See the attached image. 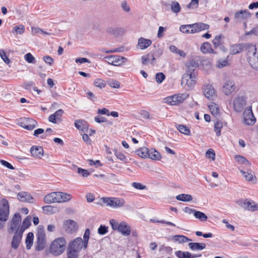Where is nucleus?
<instances>
[{
  "label": "nucleus",
  "mask_w": 258,
  "mask_h": 258,
  "mask_svg": "<svg viewBox=\"0 0 258 258\" xmlns=\"http://www.w3.org/2000/svg\"><path fill=\"white\" fill-rule=\"evenodd\" d=\"M64 230L68 233H73L77 229V223L72 220H68L64 222L63 226Z\"/></svg>",
  "instance_id": "nucleus-20"
},
{
  "label": "nucleus",
  "mask_w": 258,
  "mask_h": 258,
  "mask_svg": "<svg viewBox=\"0 0 258 258\" xmlns=\"http://www.w3.org/2000/svg\"><path fill=\"white\" fill-rule=\"evenodd\" d=\"M66 243L65 239L63 237L56 238L50 245V252L55 256L60 255L65 250Z\"/></svg>",
  "instance_id": "nucleus-4"
},
{
  "label": "nucleus",
  "mask_w": 258,
  "mask_h": 258,
  "mask_svg": "<svg viewBox=\"0 0 258 258\" xmlns=\"http://www.w3.org/2000/svg\"><path fill=\"white\" fill-rule=\"evenodd\" d=\"M34 234L32 232H29L26 238V244L27 249H30L33 245Z\"/></svg>",
  "instance_id": "nucleus-35"
},
{
  "label": "nucleus",
  "mask_w": 258,
  "mask_h": 258,
  "mask_svg": "<svg viewBox=\"0 0 258 258\" xmlns=\"http://www.w3.org/2000/svg\"><path fill=\"white\" fill-rule=\"evenodd\" d=\"M247 60L250 66L255 70H258V50L255 45L248 43L246 45Z\"/></svg>",
  "instance_id": "nucleus-2"
},
{
  "label": "nucleus",
  "mask_w": 258,
  "mask_h": 258,
  "mask_svg": "<svg viewBox=\"0 0 258 258\" xmlns=\"http://www.w3.org/2000/svg\"><path fill=\"white\" fill-rule=\"evenodd\" d=\"M110 224L114 230H117L123 235L128 236L131 234V227L124 221L118 223L114 219H111Z\"/></svg>",
  "instance_id": "nucleus-6"
},
{
  "label": "nucleus",
  "mask_w": 258,
  "mask_h": 258,
  "mask_svg": "<svg viewBox=\"0 0 258 258\" xmlns=\"http://www.w3.org/2000/svg\"><path fill=\"white\" fill-rule=\"evenodd\" d=\"M244 122L248 125H252L256 121V118L254 116L252 111L251 106H247L243 113Z\"/></svg>",
  "instance_id": "nucleus-12"
},
{
  "label": "nucleus",
  "mask_w": 258,
  "mask_h": 258,
  "mask_svg": "<svg viewBox=\"0 0 258 258\" xmlns=\"http://www.w3.org/2000/svg\"><path fill=\"white\" fill-rule=\"evenodd\" d=\"M209 25L203 23H196L189 25H181L179 30L183 33H196L200 31L209 29Z\"/></svg>",
  "instance_id": "nucleus-3"
},
{
  "label": "nucleus",
  "mask_w": 258,
  "mask_h": 258,
  "mask_svg": "<svg viewBox=\"0 0 258 258\" xmlns=\"http://www.w3.org/2000/svg\"><path fill=\"white\" fill-rule=\"evenodd\" d=\"M238 205L242 208L251 212L258 211V204H256L254 201L249 199H244L240 200Z\"/></svg>",
  "instance_id": "nucleus-11"
},
{
  "label": "nucleus",
  "mask_w": 258,
  "mask_h": 258,
  "mask_svg": "<svg viewBox=\"0 0 258 258\" xmlns=\"http://www.w3.org/2000/svg\"><path fill=\"white\" fill-rule=\"evenodd\" d=\"M19 124L28 130H32L36 125V121L30 118H21L19 122Z\"/></svg>",
  "instance_id": "nucleus-16"
},
{
  "label": "nucleus",
  "mask_w": 258,
  "mask_h": 258,
  "mask_svg": "<svg viewBox=\"0 0 258 258\" xmlns=\"http://www.w3.org/2000/svg\"><path fill=\"white\" fill-rule=\"evenodd\" d=\"M58 203H63L70 201L72 196L69 194L63 192H58Z\"/></svg>",
  "instance_id": "nucleus-33"
},
{
  "label": "nucleus",
  "mask_w": 258,
  "mask_h": 258,
  "mask_svg": "<svg viewBox=\"0 0 258 258\" xmlns=\"http://www.w3.org/2000/svg\"><path fill=\"white\" fill-rule=\"evenodd\" d=\"M90 235V230L89 229H86L84 235V240H82V245L84 248H86L88 245V241Z\"/></svg>",
  "instance_id": "nucleus-46"
},
{
  "label": "nucleus",
  "mask_w": 258,
  "mask_h": 258,
  "mask_svg": "<svg viewBox=\"0 0 258 258\" xmlns=\"http://www.w3.org/2000/svg\"><path fill=\"white\" fill-rule=\"evenodd\" d=\"M77 172L83 177H87L90 174L88 170L79 167L77 169Z\"/></svg>",
  "instance_id": "nucleus-55"
},
{
  "label": "nucleus",
  "mask_w": 258,
  "mask_h": 258,
  "mask_svg": "<svg viewBox=\"0 0 258 258\" xmlns=\"http://www.w3.org/2000/svg\"><path fill=\"white\" fill-rule=\"evenodd\" d=\"M208 107L212 114L216 117L219 116L220 113V108L219 105L215 103L212 102L208 105Z\"/></svg>",
  "instance_id": "nucleus-28"
},
{
  "label": "nucleus",
  "mask_w": 258,
  "mask_h": 258,
  "mask_svg": "<svg viewBox=\"0 0 258 258\" xmlns=\"http://www.w3.org/2000/svg\"><path fill=\"white\" fill-rule=\"evenodd\" d=\"M107 229L108 227L105 225H101L98 229V232L100 235H104L108 232Z\"/></svg>",
  "instance_id": "nucleus-57"
},
{
  "label": "nucleus",
  "mask_w": 258,
  "mask_h": 258,
  "mask_svg": "<svg viewBox=\"0 0 258 258\" xmlns=\"http://www.w3.org/2000/svg\"><path fill=\"white\" fill-rule=\"evenodd\" d=\"M24 58L27 62L30 63H35L36 62L35 57L30 53H27L24 55Z\"/></svg>",
  "instance_id": "nucleus-49"
},
{
  "label": "nucleus",
  "mask_w": 258,
  "mask_h": 258,
  "mask_svg": "<svg viewBox=\"0 0 258 258\" xmlns=\"http://www.w3.org/2000/svg\"><path fill=\"white\" fill-rule=\"evenodd\" d=\"M10 213V207L8 201L3 199L0 204V229L4 226L3 222L7 221Z\"/></svg>",
  "instance_id": "nucleus-7"
},
{
  "label": "nucleus",
  "mask_w": 258,
  "mask_h": 258,
  "mask_svg": "<svg viewBox=\"0 0 258 258\" xmlns=\"http://www.w3.org/2000/svg\"><path fill=\"white\" fill-rule=\"evenodd\" d=\"M206 156L208 158L214 160L215 156L214 151L212 149H209L206 152Z\"/></svg>",
  "instance_id": "nucleus-59"
},
{
  "label": "nucleus",
  "mask_w": 258,
  "mask_h": 258,
  "mask_svg": "<svg viewBox=\"0 0 258 258\" xmlns=\"http://www.w3.org/2000/svg\"><path fill=\"white\" fill-rule=\"evenodd\" d=\"M21 222V217L19 213H15L11 222V230L13 232H19V228Z\"/></svg>",
  "instance_id": "nucleus-18"
},
{
  "label": "nucleus",
  "mask_w": 258,
  "mask_h": 258,
  "mask_svg": "<svg viewBox=\"0 0 258 258\" xmlns=\"http://www.w3.org/2000/svg\"><path fill=\"white\" fill-rule=\"evenodd\" d=\"M37 240L35 245V249L38 251L43 250L46 245V235L43 229H40L36 234Z\"/></svg>",
  "instance_id": "nucleus-10"
},
{
  "label": "nucleus",
  "mask_w": 258,
  "mask_h": 258,
  "mask_svg": "<svg viewBox=\"0 0 258 258\" xmlns=\"http://www.w3.org/2000/svg\"><path fill=\"white\" fill-rule=\"evenodd\" d=\"M198 3L199 0H191V2L188 5L187 7L189 8H197L198 6Z\"/></svg>",
  "instance_id": "nucleus-64"
},
{
  "label": "nucleus",
  "mask_w": 258,
  "mask_h": 258,
  "mask_svg": "<svg viewBox=\"0 0 258 258\" xmlns=\"http://www.w3.org/2000/svg\"><path fill=\"white\" fill-rule=\"evenodd\" d=\"M175 255L178 258H192V254L188 251H177Z\"/></svg>",
  "instance_id": "nucleus-40"
},
{
  "label": "nucleus",
  "mask_w": 258,
  "mask_h": 258,
  "mask_svg": "<svg viewBox=\"0 0 258 258\" xmlns=\"http://www.w3.org/2000/svg\"><path fill=\"white\" fill-rule=\"evenodd\" d=\"M176 199L182 202H189L192 200V197L190 195L182 194L177 195Z\"/></svg>",
  "instance_id": "nucleus-38"
},
{
  "label": "nucleus",
  "mask_w": 258,
  "mask_h": 258,
  "mask_svg": "<svg viewBox=\"0 0 258 258\" xmlns=\"http://www.w3.org/2000/svg\"><path fill=\"white\" fill-rule=\"evenodd\" d=\"M188 246L192 250H202L206 247V245L204 243L190 242L188 243Z\"/></svg>",
  "instance_id": "nucleus-30"
},
{
  "label": "nucleus",
  "mask_w": 258,
  "mask_h": 258,
  "mask_svg": "<svg viewBox=\"0 0 258 258\" xmlns=\"http://www.w3.org/2000/svg\"><path fill=\"white\" fill-rule=\"evenodd\" d=\"M94 84L96 87L100 89L104 88L106 85L105 82L100 79H96L94 82Z\"/></svg>",
  "instance_id": "nucleus-50"
},
{
  "label": "nucleus",
  "mask_w": 258,
  "mask_h": 258,
  "mask_svg": "<svg viewBox=\"0 0 258 258\" xmlns=\"http://www.w3.org/2000/svg\"><path fill=\"white\" fill-rule=\"evenodd\" d=\"M251 17V14L247 10H240L236 12L234 14V19L237 22H240L243 20L249 19Z\"/></svg>",
  "instance_id": "nucleus-19"
},
{
  "label": "nucleus",
  "mask_w": 258,
  "mask_h": 258,
  "mask_svg": "<svg viewBox=\"0 0 258 258\" xmlns=\"http://www.w3.org/2000/svg\"><path fill=\"white\" fill-rule=\"evenodd\" d=\"M63 113V111L62 109H58L53 114H51L48 118V120L50 122L52 123H56L57 120H60V117Z\"/></svg>",
  "instance_id": "nucleus-26"
},
{
  "label": "nucleus",
  "mask_w": 258,
  "mask_h": 258,
  "mask_svg": "<svg viewBox=\"0 0 258 258\" xmlns=\"http://www.w3.org/2000/svg\"><path fill=\"white\" fill-rule=\"evenodd\" d=\"M223 127V123L221 121L218 120L214 123V131L216 133L217 136L221 135V131Z\"/></svg>",
  "instance_id": "nucleus-43"
},
{
  "label": "nucleus",
  "mask_w": 258,
  "mask_h": 258,
  "mask_svg": "<svg viewBox=\"0 0 258 258\" xmlns=\"http://www.w3.org/2000/svg\"><path fill=\"white\" fill-rule=\"evenodd\" d=\"M121 7L122 9L125 12H129L130 11V7L127 5L126 1H123L121 3Z\"/></svg>",
  "instance_id": "nucleus-63"
},
{
  "label": "nucleus",
  "mask_w": 258,
  "mask_h": 258,
  "mask_svg": "<svg viewBox=\"0 0 258 258\" xmlns=\"http://www.w3.org/2000/svg\"><path fill=\"white\" fill-rule=\"evenodd\" d=\"M203 92L205 96L209 99L213 100L216 97V91L211 85H204L203 88Z\"/></svg>",
  "instance_id": "nucleus-17"
},
{
  "label": "nucleus",
  "mask_w": 258,
  "mask_h": 258,
  "mask_svg": "<svg viewBox=\"0 0 258 258\" xmlns=\"http://www.w3.org/2000/svg\"><path fill=\"white\" fill-rule=\"evenodd\" d=\"M43 60L49 66H51L53 63V59L49 56H44L43 57Z\"/></svg>",
  "instance_id": "nucleus-62"
},
{
  "label": "nucleus",
  "mask_w": 258,
  "mask_h": 258,
  "mask_svg": "<svg viewBox=\"0 0 258 258\" xmlns=\"http://www.w3.org/2000/svg\"><path fill=\"white\" fill-rule=\"evenodd\" d=\"M147 158L155 160H160L161 155L159 152L154 149H149Z\"/></svg>",
  "instance_id": "nucleus-29"
},
{
  "label": "nucleus",
  "mask_w": 258,
  "mask_h": 258,
  "mask_svg": "<svg viewBox=\"0 0 258 258\" xmlns=\"http://www.w3.org/2000/svg\"><path fill=\"white\" fill-rule=\"evenodd\" d=\"M55 209V208L51 206H46L43 207V210L44 212L47 214L53 213L54 212V210Z\"/></svg>",
  "instance_id": "nucleus-58"
},
{
  "label": "nucleus",
  "mask_w": 258,
  "mask_h": 258,
  "mask_svg": "<svg viewBox=\"0 0 258 258\" xmlns=\"http://www.w3.org/2000/svg\"><path fill=\"white\" fill-rule=\"evenodd\" d=\"M176 128L181 133L183 134L188 136L190 135V130L185 125H177L176 126Z\"/></svg>",
  "instance_id": "nucleus-42"
},
{
  "label": "nucleus",
  "mask_w": 258,
  "mask_h": 258,
  "mask_svg": "<svg viewBox=\"0 0 258 258\" xmlns=\"http://www.w3.org/2000/svg\"><path fill=\"white\" fill-rule=\"evenodd\" d=\"M75 127L81 131H84L88 128L87 122L82 119H77L75 122Z\"/></svg>",
  "instance_id": "nucleus-31"
},
{
  "label": "nucleus",
  "mask_w": 258,
  "mask_h": 258,
  "mask_svg": "<svg viewBox=\"0 0 258 258\" xmlns=\"http://www.w3.org/2000/svg\"><path fill=\"white\" fill-rule=\"evenodd\" d=\"M165 76L162 73H158L156 75V80L158 83H161L165 79Z\"/></svg>",
  "instance_id": "nucleus-54"
},
{
  "label": "nucleus",
  "mask_w": 258,
  "mask_h": 258,
  "mask_svg": "<svg viewBox=\"0 0 258 258\" xmlns=\"http://www.w3.org/2000/svg\"><path fill=\"white\" fill-rule=\"evenodd\" d=\"M132 186L134 188L140 190L145 189L146 188V186L144 185L142 183L139 182H133L132 183Z\"/></svg>",
  "instance_id": "nucleus-61"
},
{
  "label": "nucleus",
  "mask_w": 258,
  "mask_h": 258,
  "mask_svg": "<svg viewBox=\"0 0 258 258\" xmlns=\"http://www.w3.org/2000/svg\"><path fill=\"white\" fill-rule=\"evenodd\" d=\"M14 30L16 34H22L24 32L25 26L23 25L16 26L14 28Z\"/></svg>",
  "instance_id": "nucleus-52"
},
{
  "label": "nucleus",
  "mask_w": 258,
  "mask_h": 258,
  "mask_svg": "<svg viewBox=\"0 0 258 258\" xmlns=\"http://www.w3.org/2000/svg\"><path fill=\"white\" fill-rule=\"evenodd\" d=\"M170 6L172 12L178 13L180 12V6L178 2L176 1L172 2Z\"/></svg>",
  "instance_id": "nucleus-44"
},
{
  "label": "nucleus",
  "mask_w": 258,
  "mask_h": 258,
  "mask_svg": "<svg viewBox=\"0 0 258 258\" xmlns=\"http://www.w3.org/2000/svg\"><path fill=\"white\" fill-rule=\"evenodd\" d=\"M246 104V98L243 96H238L235 97L233 101V106L236 112H240L243 109Z\"/></svg>",
  "instance_id": "nucleus-14"
},
{
  "label": "nucleus",
  "mask_w": 258,
  "mask_h": 258,
  "mask_svg": "<svg viewBox=\"0 0 258 258\" xmlns=\"http://www.w3.org/2000/svg\"><path fill=\"white\" fill-rule=\"evenodd\" d=\"M194 216L196 218L201 220V221H206L208 219V217L205 215V214H204V213H203L202 212L198 211H196V212L195 213Z\"/></svg>",
  "instance_id": "nucleus-45"
},
{
  "label": "nucleus",
  "mask_w": 258,
  "mask_h": 258,
  "mask_svg": "<svg viewBox=\"0 0 258 258\" xmlns=\"http://www.w3.org/2000/svg\"><path fill=\"white\" fill-rule=\"evenodd\" d=\"M103 202L107 206L113 208H119L124 206L125 201L123 199L118 198H103Z\"/></svg>",
  "instance_id": "nucleus-9"
},
{
  "label": "nucleus",
  "mask_w": 258,
  "mask_h": 258,
  "mask_svg": "<svg viewBox=\"0 0 258 258\" xmlns=\"http://www.w3.org/2000/svg\"><path fill=\"white\" fill-rule=\"evenodd\" d=\"M234 159L238 163L244 165L246 167L250 166L249 162L243 156L237 155L235 156Z\"/></svg>",
  "instance_id": "nucleus-34"
},
{
  "label": "nucleus",
  "mask_w": 258,
  "mask_h": 258,
  "mask_svg": "<svg viewBox=\"0 0 258 258\" xmlns=\"http://www.w3.org/2000/svg\"><path fill=\"white\" fill-rule=\"evenodd\" d=\"M229 64L228 61L226 58H221L218 60L217 66L219 68H222Z\"/></svg>",
  "instance_id": "nucleus-48"
},
{
  "label": "nucleus",
  "mask_w": 258,
  "mask_h": 258,
  "mask_svg": "<svg viewBox=\"0 0 258 258\" xmlns=\"http://www.w3.org/2000/svg\"><path fill=\"white\" fill-rule=\"evenodd\" d=\"M0 56L7 64H9L10 62V59L6 55V54L3 49H0Z\"/></svg>",
  "instance_id": "nucleus-53"
},
{
  "label": "nucleus",
  "mask_w": 258,
  "mask_h": 258,
  "mask_svg": "<svg viewBox=\"0 0 258 258\" xmlns=\"http://www.w3.org/2000/svg\"><path fill=\"white\" fill-rule=\"evenodd\" d=\"M106 58L108 63L115 66H120L127 61L126 58L120 55H111Z\"/></svg>",
  "instance_id": "nucleus-15"
},
{
  "label": "nucleus",
  "mask_w": 258,
  "mask_h": 258,
  "mask_svg": "<svg viewBox=\"0 0 258 258\" xmlns=\"http://www.w3.org/2000/svg\"><path fill=\"white\" fill-rule=\"evenodd\" d=\"M58 192H52L47 194L44 197V202L47 204L58 203Z\"/></svg>",
  "instance_id": "nucleus-22"
},
{
  "label": "nucleus",
  "mask_w": 258,
  "mask_h": 258,
  "mask_svg": "<svg viewBox=\"0 0 258 258\" xmlns=\"http://www.w3.org/2000/svg\"><path fill=\"white\" fill-rule=\"evenodd\" d=\"M32 155L35 157L41 158L43 155V149L40 146H33L30 149Z\"/></svg>",
  "instance_id": "nucleus-25"
},
{
  "label": "nucleus",
  "mask_w": 258,
  "mask_h": 258,
  "mask_svg": "<svg viewBox=\"0 0 258 258\" xmlns=\"http://www.w3.org/2000/svg\"><path fill=\"white\" fill-rule=\"evenodd\" d=\"M82 247H83V245H82V238L80 237L76 238L69 244L67 249V255L78 258V253Z\"/></svg>",
  "instance_id": "nucleus-5"
},
{
  "label": "nucleus",
  "mask_w": 258,
  "mask_h": 258,
  "mask_svg": "<svg viewBox=\"0 0 258 258\" xmlns=\"http://www.w3.org/2000/svg\"><path fill=\"white\" fill-rule=\"evenodd\" d=\"M239 171L247 181H253L255 178L254 172L251 170H247L246 171H245L243 169H239Z\"/></svg>",
  "instance_id": "nucleus-27"
},
{
  "label": "nucleus",
  "mask_w": 258,
  "mask_h": 258,
  "mask_svg": "<svg viewBox=\"0 0 258 258\" xmlns=\"http://www.w3.org/2000/svg\"><path fill=\"white\" fill-rule=\"evenodd\" d=\"M31 217L27 216L23 221L22 225L19 231L23 233L24 231L28 228L31 225Z\"/></svg>",
  "instance_id": "nucleus-36"
},
{
  "label": "nucleus",
  "mask_w": 258,
  "mask_h": 258,
  "mask_svg": "<svg viewBox=\"0 0 258 258\" xmlns=\"http://www.w3.org/2000/svg\"><path fill=\"white\" fill-rule=\"evenodd\" d=\"M247 44L239 43L231 45L229 48V52L231 54H236L240 53L244 48L246 50Z\"/></svg>",
  "instance_id": "nucleus-21"
},
{
  "label": "nucleus",
  "mask_w": 258,
  "mask_h": 258,
  "mask_svg": "<svg viewBox=\"0 0 258 258\" xmlns=\"http://www.w3.org/2000/svg\"><path fill=\"white\" fill-rule=\"evenodd\" d=\"M152 42L150 39H146L143 37H140L138 39V46L141 49H145L150 46Z\"/></svg>",
  "instance_id": "nucleus-24"
},
{
  "label": "nucleus",
  "mask_w": 258,
  "mask_h": 258,
  "mask_svg": "<svg viewBox=\"0 0 258 258\" xmlns=\"http://www.w3.org/2000/svg\"><path fill=\"white\" fill-rule=\"evenodd\" d=\"M212 50L211 45L209 42H204L201 45V50L204 53H209Z\"/></svg>",
  "instance_id": "nucleus-41"
},
{
  "label": "nucleus",
  "mask_w": 258,
  "mask_h": 258,
  "mask_svg": "<svg viewBox=\"0 0 258 258\" xmlns=\"http://www.w3.org/2000/svg\"><path fill=\"white\" fill-rule=\"evenodd\" d=\"M189 95L187 93L177 94L168 96L164 99L165 102L171 105H176L182 103Z\"/></svg>",
  "instance_id": "nucleus-8"
},
{
  "label": "nucleus",
  "mask_w": 258,
  "mask_h": 258,
  "mask_svg": "<svg viewBox=\"0 0 258 258\" xmlns=\"http://www.w3.org/2000/svg\"><path fill=\"white\" fill-rule=\"evenodd\" d=\"M107 179L108 182L113 183H116L118 181L116 178V175L114 174L110 173L107 175Z\"/></svg>",
  "instance_id": "nucleus-51"
},
{
  "label": "nucleus",
  "mask_w": 258,
  "mask_h": 258,
  "mask_svg": "<svg viewBox=\"0 0 258 258\" xmlns=\"http://www.w3.org/2000/svg\"><path fill=\"white\" fill-rule=\"evenodd\" d=\"M173 239L178 242L179 243H185L191 240V239L184 235H176L173 236Z\"/></svg>",
  "instance_id": "nucleus-39"
},
{
  "label": "nucleus",
  "mask_w": 258,
  "mask_h": 258,
  "mask_svg": "<svg viewBox=\"0 0 258 258\" xmlns=\"http://www.w3.org/2000/svg\"><path fill=\"white\" fill-rule=\"evenodd\" d=\"M114 154L116 158L121 161H125L126 160L125 156L121 152L115 151Z\"/></svg>",
  "instance_id": "nucleus-56"
},
{
  "label": "nucleus",
  "mask_w": 258,
  "mask_h": 258,
  "mask_svg": "<svg viewBox=\"0 0 258 258\" xmlns=\"http://www.w3.org/2000/svg\"><path fill=\"white\" fill-rule=\"evenodd\" d=\"M185 73L181 80V85L186 89L192 88L196 83L199 67L198 61L194 59H190L185 65Z\"/></svg>",
  "instance_id": "nucleus-1"
},
{
  "label": "nucleus",
  "mask_w": 258,
  "mask_h": 258,
  "mask_svg": "<svg viewBox=\"0 0 258 258\" xmlns=\"http://www.w3.org/2000/svg\"><path fill=\"white\" fill-rule=\"evenodd\" d=\"M253 34L254 35L258 36V26L254 27L250 31L245 32V35H250Z\"/></svg>",
  "instance_id": "nucleus-60"
},
{
  "label": "nucleus",
  "mask_w": 258,
  "mask_h": 258,
  "mask_svg": "<svg viewBox=\"0 0 258 258\" xmlns=\"http://www.w3.org/2000/svg\"><path fill=\"white\" fill-rule=\"evenodd\" d=\"M19 200L23 202H31L32 197L26 192H20L18 194Z\"/></svg>",
  "instance_id": "nucleus-32"
},
{
  "label": "nucleus",
  "mask_w": 258,
  "mask_h": 258,
  "mask_svg": "<svg viewBox=\"0 0 258 258\" xmlns=\"http://www.w3.org/2000/svg\"><path fill=\"white\" fill-rule=\"evenodd\" d=\"M23 233L22 232H16L13 236L12 241V247L14 249H17L19 247L21 242Z\"/></svg>",
  "instance_id": "nucleus-23"
},
{
  "label": "nucleus",
  "mask_w": 258,
  "mask_h": 258,
  "mask_svg": "<svg viewBox=\"0 0 258 258\" xmlns=\"http://www.w3.org/2000/svg\"><path fill=\"white\" fill-rule=\"evenodd\" d=\"M224 38L222 34L216 35L213 40V43L215 47L219 46L221 43V39Z\"/></svg>",
  "instance_id": "nucleus-47"
},
{
  "label": "nucleus",
  "mask_w": 258,
  "mask_h": 258,
  "mask_svg": "<svg viewBox=\"0 0 258 258\" xmlns=\"http://www.w3.org/2000/svg\"><path fill=\"white\" fill-rule=\"evenodd\" d=\"M236 89L235 82L231 79L224 80L222 86V92L226 96H229L233 93Z\"/></svg>",
  "instance_id": "nucleus-13"
},
{
  "label": "nucleus",
  "mask_w": 258,
  "mask_h": 258,
  "mask_svg": "<svg viewBox=\"0 0 258 258\" xmlns=\"http://www.w3.org/2000/svg\"><path fill=\"white\" fill-rule=\"evenodd\" d=\"M149 152L148 148L146 147H142L136 151V153L137 155L142 158H146L148 156V153Z\"/></svg>",
  "instance_id": "nucleus-37"
}]
</instances>
